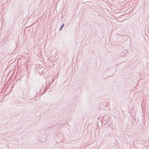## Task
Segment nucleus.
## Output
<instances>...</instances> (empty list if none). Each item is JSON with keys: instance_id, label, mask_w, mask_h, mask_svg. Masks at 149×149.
<instances>
[{"instance_id": "nucleus-1", "label": "nucleus", "mask_w": 149, "mask_h": 149, "mask_svg": "<svg viewBox=\"0 0 149 149\" xmlns=\"http://www.w3.org/2000/svg\"><path fill=\"white\" fill-rule=\"evenodd\" d=\"M64 26V24H63L61 26L60 29V30H61L62 29L63 27Z\"/></svg>"}]
</instances>
